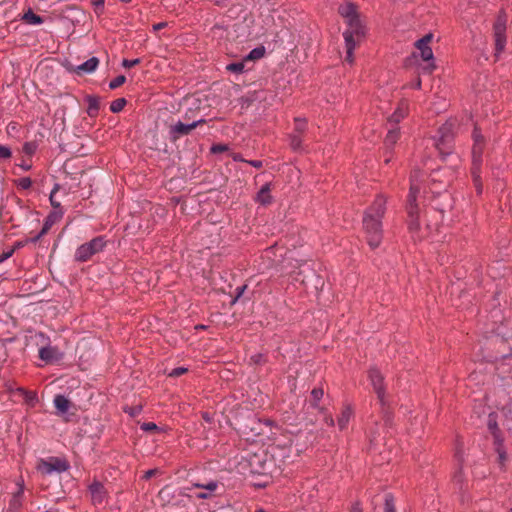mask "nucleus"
<instances>
[{"instance_id": "cd10ccee", "label": "nucleus", "mask_w": 512, "mask_h": 512, "mask_svg": "<svg viewBox=\"0 0 512 512\" xmlns=\"http://www.w3.org/2000/svg\"><path fill=\"white\" fill-rule=\"evenodd\" d=\"M23 19L29 23V24H32V25H40L44 22L43 18L37 14H35L34 12H32L31 10H28L24 16H23Z\"/></svg>"}, {"instance_id": "49530a36", "label": "nucleus", "mask_w": 512, "mask_h": 512, "mask_svg": "<svg viewBox=\"0 0 512 512\" xmlns=\"http://www.w3.org/2000/svg\"><path fill=\"white\" fill-rule=\"evenodd\" d=\"M15 252V249L12 248L6 252H3L1 255H0V263L4 262L5 260L9 259L13 253Z\"/></svg>"}, {"instance_id": "423d86ee", "label": "nucleus", "mask_w": 512, "mask_h": 512, "mask_svg": "<svg viewBox=\"0 0 512 512\" xmlns=\"http://www.w3.org/2000/svg\"><path fill=\"white\" fill-rule=\"evenodd\" d=\"M106 245L104 237L98 236L91 241L80 245L75 252V260L79 262H86L93 255L102 251Z\"/></svg>"}, {"instance_id": "a878e982", "label": "nucleus", "mask_w": 512, "mask_h": 512, "mask_svg": "<svg viewBox=\"0 0 512 512\" xmlns=\"http://www.w3.org/2000/svg\"><path fill=\"white\" fill-rule=\"evenodd\" d=\"M53 403L60 414H65L68 412L70 403L69 400L64 395H56Z\"/></svg>"}, {"instance_id": "7c9ffc66", "label": "nucleus", "mask_w": 512, "mask_h": 512, "mask_svg": "<svg viewBox=\"0 0 512 512\" xmlns=\"http://www.w3.org/2000/svg\"><path fill=\"white\" fill-rule=\"evenodd\" d=\"M244 68H245V65H244V62H234V63H230L226 66V69L231 72V73H235V74H240L244 71Z\"/></svg>"}, {"instance_id": "473e14b6", "label": "nucleus", "mask_w": 512, "mask_h": 512, "mask_svg": "<svg viewBox=\"0 0 512 512\" xmlns=\"http://www.w3.org/2000/svg\"><path fill=\"white\" fill-rule=\"evenodd\" d=\"M142 411L141 405H135V406H126L124 407V412L127 413L131 417H135L139 415Z\"/></svg>"}, {"instance_id": "6e6d98bb", "label": "nucleus", "mask_w": 512, "mask_h": 512, "mask_svg": "<svg viewBox=\"0 0 512 512\" xmlns=\"http://www.w3.org/2000/svg\"><path fill=\"white\" fill-rule=\"evenodd\" d=\"M350 512H362V509H361V507L359 506V504H358V503H355V504L351 507Z\"/></svg>"}, {"instance_id": "3c124183", "label": "nucleus", "mask_w": 512, "mask_h": 512, "mask_svg": "<svg viewBox=\"0 0 512 512\" xmlns=\"http://www.w3.org/2000/svg\"><path fill=\"white\" fill-rule=\"evenodd\" d=\"M157 470L156 469H150V470H147L143 476L144 479L148 480L150 479L151 477H153L155 474H156Z\"/></svg>"}, {"instance_id": "052dcab7", "label": "nucleus", "mask_w": 512, "mask_h": 512, "mask_svg": "<svg viewBox=\"0 0 512 512\" xmlns=\"http://www.w3.org/2000/svg\"><path fill=\"white\" fill-rule=\"evenodd\" d=\"M21 167L24 169V170H29L31 168L30 165L28 164H21Z\"/></svg>"}, {"instance_id": "f03ea898", "label": "nucleus", "mask_w": 512, "mask_h": 512, "mask_svg": "<svg viewBox=\"0 0 512 512\" xmlns=\"http://www.w3.org/2000/svg\"><path fill=\"white\" fill-rule=\"evenodd\" d=\"M420 178L418 171H413L410 176V189L407 196L406 210L408 214V228L415 235L420 231L419 208L416 203L420 193Z\"/></svg>"}, {"instance_id": "09e8293b", "label": "nucleus", "mask_w": 512, "mask_h": 512, "mask_svg": "<svg viewBox=\"0 0 512 512\" xmlns=\"http://www.w3.org/2000/svg\"><path fill=\"white\" fill-rule=\"evenodd\" d=\"M263 358H264L263 354H255V355L251 356V360L255 364H260L263 361Z\"/></svg>"}, {"instance_id": "f704fd0d", "label": "nucleus", "mask_w": 512, "mask_h": 512, "mask_svg": "<svg viewBox=\"0 0 512 512\" xmlns=\"http://www.w3.org/2000/svg\"><path fill=\"white\" fill-rule=\"evenodd\" d=\"M384 512H395L394 498L389 494L385 496Z\"/></svg>"}, {"instance_id": "de8ad7c7", "label": "nucleus", "mask_w": 512, "mask_h": 512, "mask_svg": "<svg viewBox=\"0 0 512 512\" xmlns=\"http://www.w3.org/2000/svg\"><path fill=\"white\" fill-rule=\"evenodd\" d=\"M45 234H42V230L36 234L34 237H31L30 239H27L26 240V243L28 242H31V243H36L38 242Z\"/></svg>"}, {"instance_id": "680f3d73", "label": "nucleus", "mask_w": 512, "mask_h": 512, "mask_svg": "<svg viewBox=\"0 0 512 512\" xmlns=\"http://www.w3.org/2000/svg\"><path fill=\"white\" fill-rule=\"evenodd\" d=\"M203 418H204L206 421H209V419H210L207 413H205V414L203 415Z\"/></svg>"}, {"instance_id": "393cba45", "label": "nucleus", "mask_w": 512, "mask_h": 512, "mask_svg": "<svg viewBox=\"0 0 512 512\" xmlns=\"http://www.w3.org/2000/svg\"><path fill=\"white\" fill-rule=\"evenodd\" d=\"M86 102L88 105L87 113L90 117H96L98 115L100 109V101L99 98L93 95H88L86 97Z\"/></svg>"}, {"instance_id": "a19ab883", "label": "nucleus", "mask_w": 512, "mask_h": 512, "mask_svg": "<svg viewBox=\"0 0 512 512\" xmlns=\"http://www.w3.org/2000/svg\"><path fill=\"white\" fill-rule=\"evenodd\" d=\"M140 63V59L139 58H135V59H123L122 61V66L124 68H131L137 64Z\"/></svg>"}, {"instance_id": "9d476101", "label": "nucleus", "mask_w": 512, "mask_h": 512, "mask_svg": "<svg viewBox=\"0 0 512 512\" xmlns=\"http://www.w3.org/2000/svg\"><path fill=\"white\" fill-rule=\"evenodd\" d=\"M506 26L505 19L501 16L498 17L494 24V38H495V56H498L503 52L506 44L505 36Z\"/></svg>"}, {"instance_id": "5701e85b", "label": "nucleus", "mask_w": 512, "mask_h": 512, "mask_svg": "<svg viewBox=\"0 0 512 512\" xmlns=\"http://www.w3.org/2000/svg\"><path fill=\"white\" fill-rule=\"evenodd\" d=\"M399 137H400L399 128L391 127L388 130L387 135L385 137V141H384L386 149L391 150L394 147V145L397 143V141L399 140Z\"/></svg>"}, {"instance_id": "72a5a7b5", "label": "nucleus", "mask_w": 512, "mask_h": 512, "mask_svg": "<svg viewBox=\"0 0 512 512\" xmlns=\"http://www.w3.org/2000/svg\"><path fill=\"white\" fill-rule=\"evenodd\" d=\"M125 81H126V77L124 75H119L110 81L109 88L111 90H114V89L118 88L119 86H121L122 84H124Z\"/></svg>"}, {"instance_id": "f3484780", "label": "nucleus", "mask_w": 512, "mask_h": 512, "mask_svg": "<svg viewBox=\"0 0 512 512\" xmlns=\"http://www.w3.org/2000/svg\"><path fill=\"white\" fill-rule=\"evenodd\" d=\"M64 215L63 209H53L49 212V214L46 216L43 227H42V234H46L52 226L57 223Z\"/></svg>"}, {"instance_id": "13d9d810", "label": "nucleus", "mask_w": 512, "mask_h": 512, "mask_svg": "<svg viewBox=\"0 0 512 512\" xmlns=\"http://www.w3.org/2000/svg\"><path fill=\"white\" fill-rule=\"evenodd\" d=\"M104 2H105V0H93V4H94L96 7H101V8H103V6H104Z\"/></svg>"}, {"instance_id": "2f4dec72", "label": "nucleus", "mask_w": 512, "mask_h": 512, "mask_svg": "<svg viewBox=\"0 0 512 512\" xmlns=\"http://www.w3.org/2000/svg\"><path fill=\"white\" fill-rule=\"evenodd\" d=\"M140 429L144 432H160L162 429L153 422H144L140 424Z\"/></svg>"}, {"instance_id": "c756f323", "label": "nucleus", "mask_w": 512, "mask_h": 512, "mask_svg": "<svg viewBox=\"0 0 512 512\" xmlns=\"http://www.w3.org/2000/svg\"><path fill=\"white\" fill-rule=\"evenodd\" d=\"M290 146L293 150L299 151L302 149V138L301 134L293 133L290 136Z\"/></svg>"}, {"instance_id": "1a4fd4ad", "label": "nucleus", "mask_w": 512, "mask_h": 512, "mask_svg": "<svg viewBox=\"0 0 512 512\" xmlns=\"http://www.w3.org/2000/svg\"><path fill=\"white\" fill-rule=\"evenodd\" d=\"M204 119H199L193 121L191 123H183L178 121L177 123L170 126L169 136L173 141L178 140L180 137L188 135L193 129H195L198 125L204 123Z\"/></svg>"}, {"instance_id": "4468645a", "label": "nucleus", "mask_w": 512, "mask_h": 512, "mask_svg": "<svg viewBox=\"0 0 512 512\" xmlns=\"http://www.w3.org/2000/svg\"><path fill=\"white\" fill-rule=\"evenodd\" d=\"M64 353L56 346H43L39 349V358L46 363H53L62 360Z\"/></svg>"}, {"instance_id": "dca6fc26", "label": "nucleus", "mask_w": 512, "mask_h": 512, "mask_svg": "<svg viewBox=\"0 0 512 512\" xmlns=\"http://www.w3.org/2000/svg\"><path fill=\"white\" fill-rule=\"evenodd\" d=\"M17 491L13 494L10 503L9 510L17 511L22 506L23 494H24V480L18 479L16 482Z\"/></svg>"}, {"instance_id": "4be33fe9", "label": "nucleus", "mask_w": 512, "mask_h": 512, "mask_svg": "<svg viewBox=\"0 0 512 512\" xmlns=\"http://www.w3.org/2000/svg\"><path fill=\"white\" fill-rule=\"evenodd\" d=\"M353 414H354V411L350 405L344 406V408L342 409L341 414L337 420V424H338V427L340 430H344L347 427Z\"/></svg>"}, {"instance_id": "5fc2aeb1", "label": "nucleus", "mask_w": 512, "mask_h": 512, "mask_svg": "<svg viewBox=\"0 0 512 512\" xmlns=\"http://www.w3.org/2000/svg\"><path fill=\"white\" fill-rule=\"evenodd\" d=\"M245 289H246V285H243V286L237 288L236 300L241 297V295L244 293Z\"/></svg>"}, {"instance_id": "6e6552de", "label": "nucleus", "mask_w": 512, "mask_h": 512, "mask_svg": "<svg viewBox=\"0 0 512 512\" xmlns=\"http://www.w3.org/2000/svg\"><path fill=\"white\" fill-rule=\"evenodd\" d=\"M368 378L377 395L381 407L385 408L389 404V401L386 397L385 383L382 373L377 368L373 367L368 372Z\"/></svg>"}, {"instance_id": "39448f33", "label": "nucleus", "mask_w": 512, "mask_h": 512, "mask_svg": "<svg viewBox=\"0 0 512 512\" xmlns=\"http://www.w3.org/2000/svg\"><path fill=\"white\" fill-rule=\"evenodd\" d=\"M455 128V120L450 119L446 121L438 130L437 135L434 137V145L440 153L449 154L445 149L450 148V143L453 140Z\"/></svg>"}, {"instance_id": "c85d7f7f", "label": "nucleus", "mask_w": 512, "mask_h": 512, "mask_svg": "<svg viewBox=\"0 0 512 512\" xmlns=\"http://www.w3.org/2000/svg\"><path fill=\"white\" fill-rule=\"evenodd\" d=\"M126 103L127 102H126L125 98H118V99L112 101L111 104H110L111 112L119 113L120 111L123 110V108L125 107Z\"/></svg>"}, {"instance_id": "37998d69", "label": "nucleus", "mask_w": 512, "mask_h": 512, "mask_svg": "<svg viewBox=\"0 0 512 512\" xmlns=\"http://www.w3.org/2000/svg\"><path fill=\"white\" fill-rule=\"evenodd\" d=\"M187 368L185 367H177V368H174L173 370H171V372L169 373V376L170 377H179L181 375H183L184 373L187 372Z\"/></svg>"}, {"instance_id": "ddd939ff", "label": "nucleus", "mask_w": 512, "mask_h": 512, "mask_svg": "<svg viewBox=\"0 0 512 512\" xmlns=\"http://www.w3.org/2000/svg\"><path fill=\"white\" fill-rule=\"evenodd\" d=\"M488 428L491 431L492 435L494 436V442L496 446L495 449L496 452L498 453L499 461L500 463H503L506 460V452L503 449V440L500 438L498 424L493 413L489 414Z\"/></svg>"}, {"instance_id": "864d4df0", "label": "nucleus", "mask_w": 512, "mask_h": 512, "mask_svg": "<svg viewBox=\"0 0 512 512\" xmlns=\"http://www.w3.org/2000/svg\"><path fill=\"white\" fill-rule=\"evenodd\" d=\"M166 25H167L166 22H159V23L153 25V30L158 31V30L166 27Z\"/></svg>"}, {"instance_id": "a211bd4d", "label": "nucleus", "mask_w": 512, "mask_h": 512, "mask_svg": "<svg viewBox=\"0 0 512 512\" xmlns=\"http://www.w3.org/2000/svg\"><path fill=\"white\" fill-rule=\"evenodd\" d=\"M99 65V59L97 57H91L82 64L78 65L75 68V72L78 75L91 74L93 73Z\"/></svg>"}, {"instance_id": "7ed1b4c3", "label": "nucleus", "mask_w": 512, "mask_h": 512, "mask_svg": "<svg viewBox=\"0 0 512 512\" xmlns=\"http://www.w3.org/2000/svg\"><path fill=\"white\" fill-rule=\"evenodd\" d=\"M473 148H472V168L471 173L473 177V182L478 194L482 193V183L480 177V168L482 164V153L484 148V138L480 132V130L475 127L473 134Z\"/></svg>"}, {"instance_id": "bf43d9fd", "label": "nucleus", "mask_w": 512, "mask_h": 512, "mask_svg": "<svg viewBox=\"0 0 512 512\" xmlns=\"http://www.w3.org/2000/svg\"><path fill=\"white\" fill-rule=\"evenodd\" d=\"M233 159L234 161H245L240 154H235Z\"/></svg>"}, {"instance_id": "c9c22d12", "label": "nucleus", "mask_w": 512, "mask_h": 512, "mask_svg": "<svg viewBox=\"0 0 512 512\" xmlns=\"http://www.w3.org/2000/svg\"><path fill=\"white\" fill-rule=\"evenodd\" d=\"M306 130V120L302 118L295 119V131L296 134H302Z\"/></svg>"}, {"instance_id": "0e129e2a", "label": "nucleus", "mask_w": 512, "mask_h": 512, "mask_svg": "<svg viewBox=\"0 0 512 512\" xmlns=\"http://www.w3.org/2000/svg\"><path fill=\"white\" fill-rule=\"evenodd\" d=\"M122 2H125V3H128L130 2L131 0H121Z\"/></svg>"}, {"instance_id": "0eeeda50", "label": "nucleus", "mask_w": 512, "mask_h": 512, "mask_svg": "<svg viewBox=\"0 0 512 512\" xmlns=\"http://www.w3.org/2000/svg\"><path fill=\"white\" fill-rule=\"evenodd\" d=\"M433 35L431 33L426 34L422 38L416 41L415 46L419 50L421 59L426 62V65L423 67L424 71L431 73L435 69L434 55L432 48L429 46Z\"/></svg>"}, {"instance_id": "8fccbe9b", "label": "nucleus", "mask_w": 512, "mask_h": 512, "mask_svg": "<svg viewBox=\"0 0 512 512\" xmlns=\"http://www.w3.org/2000/svg\"><path fill=\"white\" fill-rule=\"evenodd\" d=\"M246 162L255 168H261L263 166V163L260 160H249Z\"/></svg>"}, {"instance_id": "69168bd1", "label": "nucleus", "mask_w": 512, "mask_h": 512, "mask_svg": "<svg viewBox=\"0 0 512 512\" xmlns=\"http://www.w3.org/2000/svg\"><path fill=\"white\" fill-rule=\"evenodd\" d=\"M389 161H390V158L385 159L386 163H389Z\"/></svg>"}, {"instance_id": "2eb2a0df", "label": "nucleus", "mask_w": 512, "mask_h": 512, "mask_svg": "<svg viewBox=\"0 0 512 512\" xmlns=\"http://www.w3.org/2000/svg\"><path fill=\"white\" fill-rule=\"evenodd\" d=\"M343 37L346 46L345 61L352 64L354 62V49L359 39H357L356 35H353L352 32H343Z\"/></svg>"}, {"instance_id": "79ce46f5", "label": "nucleus", "mask_w": 512, "mask_h": 512, "mask_svg": "<svg viewBox=\"0 0 512 512\" xmlns=\"http://www.w3.org/2000/svg\"><path fill=\"white\" fill-rule=\"evenodd\" d=\"M228 150V146L225 144H214L211 147V152L214 154L221 153Z\"/></svg>"}, {"instance_id": "f8f14e48", "label": "nucleus", "mask_w": 512, "mask_h": 512, "mask_svg": "<svg viewBox=\"0 0 512 512\" xmlns=\"http://www.w3.org/2000/svg\"><path fill=\"white\" fill-rule=\"evenodd\" d=\"M193 488L201 489L200 492H195L194 497L198 499H210L220 487V483L216 480H210L207 482H194L192 483Z\"/></svg>"}, {"instance_id": "6ab92c4d", "label": "nucleus", "mask_w": 512, "mask_h": 512, "mask_svg": "<svg viewBox=\"0 0 512 512\" xmlns=\"http://www.w3.org/2000/svg\"><path fill=\"white\" fill-rule=\"evenodd\" d=\"M271 187L270 183L264 184L261 189L258 191L255 200L266 206L272 203L273 197L271 196Z\"/></svg>"}, {"instance_id": "58836bf2", "label": "nucleus", "mask_w": 512, "mask_h": 512, "mask_svg": "<svg viewBox=\"0 0 512 512\" xmlns=\"http://www.w3.org/2000/svg\"><path fill=\"white\" fill-rule=\"evenodd\" d=\"M18 391L25 395V400L29 403L37 400V395L33 392H27L23 388H19Z\"/></svg>"}, {"instance_id": "bb28decb", "label": "nucleus", "mask_w": 512, "mask_h": 512, "mask_svg": "<svg viewBox=\"0 0 512 512\" xmlns=\"http://www.w3.org/2000/svg\"><path fill=\"white\" fill-rule=\"evenodd\" d=\"M265 54V48L263 46L253 48L244 58L245 61H253L260 59Z\"/></svg>"}, {"instance_id": "412c9836", "label": "nucleus", "mask_w": 512, "mask_h": 512, "mask_svg": "<svg viewBox=\"0 0 512 512\" xmlns=\"http://www.w3.org/2000/svg\"><path fill=\"white\" fill-rule=\"evenodd\" d=\"M407 113L408 103L406 101H401L394 113L390 116L389 122L391 124H397L407 115Z\"/></svg>"}, {"instance_id": "4c0bfd02", "label": "nucleus", "mask_w": 512, "mask_h": 512, "mask_svg": "<svg viewBox=\"0 0 512 512\" xmlns=\"http://www.w3.org/2000/svg\"><path fill=\"white\" fill-rule=\"evenodd\" d=\"M59 188V185L56 184L55 187L53 188V190L51 191L50 193V197H49V200H50V203H51V206L53 207V209H62L61 205L59 202H57L55 199H54V194L56 193V191L58 190Z\"/></svg>"}, {"instance_id": "9b49d317", "label": "nucleus", "mask_w": 512, "mask_h": 512, "mask_svg": "<svg viewBox=\"0 0 512 512\" xmlns=\"http://www.w3.org/2000/svg\"><path fill=\"white\" fill-rule=\"evenodd\" d=\"M68 467L69 466L65 460L50 458L49 460H42L38 465V470L43 474L50 475L53 472H64Z\"/></svg>"}, {"instance_id": "20e7f679", "label": "nucleus", "mask_w": 512, "mask_h": 512, "mask_svg": "<svg viewBox=\"0 0 512 512\" xmlns=\"http://www.w3.org/2000/svg\"><path fill=\"white\" fill-rule=\"evenodd\" d=\"M339 13L343 18H345L348 25V29L345 32H352L353 35H356L357 39L364 36V27L359 19L356 6L354 4L346 3L341 5L339 7Z\"/></svg>"}, {"instance_id": "e2e57ef3", "label": "nucleus", "mask_w": 512, "mask_h": 512, "mask_svg": "<svg viewBox=\"0 0 512 512\" xmlns=\"http://www.w3.org/2000/svg\"><path fill=\"white\" fill-rule=\"evenodd\" d=\"M255 512H266V511L264 509H262V508H259Z\"/></svg>"}, {"instance_id": "e433bc0d", "label": "nucleus", "mask_w": 512, "mask_h": 512, "mask_svg": "<svg viewBox=\"0 0 512 512\" xmlns=\"http://www.w3.org/2000/svg\"><path fill=\"white\" fill-rule=\"evenodd\" d=\"M324 395V392L322 389L320 388H314L312 391H311V396L314 400V406H317L318 405V402L322 399Z\"/></svg>"}, {"instance_id": "f257e3e1", "label": "nucleus", "mask_w": 512, "mask_h": 512, "mask_svg": "<svg viewBox=\"0 0 512 512\" xmlns=\"http://www.w3.org/2000/svg\"><path fill=\"white\" fill-rule=\"evenodd\" d=\"M386 203V198L378 195L363 217V228L371 249L379 247L382 241V218L386 212Z\"/></svg>"}, {"instance_id": "603ef678", "label": "nucleus", "mask_w": 512, "mask_h": 512, "mask_svg": "<svg viewBox=\"0 0 512 512\" xmlns=\"http://www.w3.org/2000/svg\"><path fill=\"white\" fill-rule=\"evenodd\" d=\"M324 421L330 427L335 425L334 419H333V417L331 415H325Z\"/></svg>"}, {"instance_id": "4d7b16f0", "label": "nucleus", "mask_w": 512, "mask_h": 512, "mask_svg": "<svg viewBox=\"0 0 512 512\" xmlns=\"http://www.w3.org/2000/svg\"><path fill=\"white\" fill-rule=\"evenodd\" d=\"M411 88L420 89L421 88V80L418 78L416 81L411 84Z\"/></svg>"}, {"instance_id": "ea45409f", "label": "nucleus", "mask_w": 512, "mask_h": 512, "mask_svg": "<svg viewBox=\"0 0 512 512\" xmlns=\"http://www.w3.org/2000/svg\"><path fill=\"white\" fill-rule=\"evenodd\" d=\"M11 155L12 152L8 146L0 145V159H9Z\"/></svg>"}, {"instance_id": "338daca9", "label": "nucleus", "mask_w": 512, "mask_h": 512, "mask_svg": "<svg viewBox=\"0 0 512 512\" xmlns=\"http://www.w3.org/2000/svg\"><path fill=\"white\" fill-rule=\"evenodd\" d=\"M511 512H512V510H511Z\"/></svg>"}, {"instance_id": "a18cd8bd", "label": "nucleus", "mask_w": 512, "mask_h": 512, "mask_svg": "<svg viewBox=\"0 0 512 512\" xmlns=\"http://www.w3.org/2000/svg\"><path fill=\"white\" fill-rule=\"evenodd\" d=\"M18 185L22 188V189H28L31 187L32 185V181L29 177H23L21 179H19V183Z\"/></svg>"}, {"instance_id": "b1692460", "label": "nucleus", "mask_w": 512, "mask_h": 512, "mask_svg": "<svg viewBox=\"0 0 512 512\" xmlns=\"http://www.w3.org/2000/svg\"><path fill=\"white\" fill-rule=\"evenodd\" d=\"M89 490H90L93 502L95 504L96 503L101 504L104 499V488H103L102 484H100L98 482L92 483L89 487Z\"/></svg>"}, {"instance_id": "aec40b11", "label": "nucleus", "mask_w": 512, "mask_h": 512, "mask_svg": "<svg viewBox=\"0 0 512 512\" xmlns=\"http://www.w3.org/2000/svg\"><path fill=\"white\" fill-rule=\"evenodd\" d=\"M453 483L458 489V493L460 494V500L461 502H465L466 499L464 497V492L467 489V485L464 483V474L462 472V468H460L458 471H456L453 475Z\"/></svg>"}, {"instance_id": "c03bdc74", "label": "nucleus", "mask_w": 512, "mask_h": 512, "mask_svg": "<svg viewBox=\"0 0 512 512\" xmlns=\"http://www.w3.org/2000/svg\"><path fill=\"white\" fill-rule=\"evenodd\" d=\"M23 151L28 155H32L36 151V145L34 143L27 142L23 146Z\"/></svg>"}]
</instances>
